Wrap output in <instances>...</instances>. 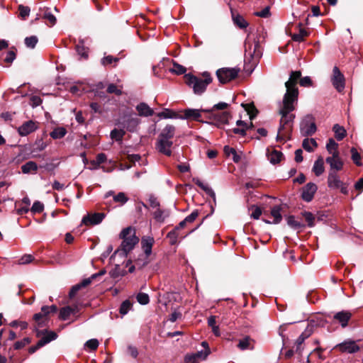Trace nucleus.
Masks as SVG:
<instances>
[{
	"label": "nucleus",
	"instance_id": "26",
	"mask_svg": "<svg viewBox=\"0 0 363 363\" xmlns=\"http://www.w3.org/2000/svg\"><path fill=\"white\" fill-rule=\"evenodd\" d=\"M324 161L322 157H319L314 162L313 171L316 176H320L324 172Z\"/></svg>",
	"mask_w": 363,
	"mask_h": 363
},
{
	"label": "nucleus",
	"instance_id": "46",
	"mask_svg": "<svg viewBox=\"0 0 363 363\" xmlns=\"http://www.w3.org/2000/svg\"><path fill=\"white\" fill-rule=\"evenodd\" d=\"M38 38L35 35L26 37L25 38V45L30 48H34L38 43Z\"/></svg>",
	"mask_w": 363,
	"mask_h": 363
},
{
	"label": "nucleus",
	"instance_id": "11",
	"mask_svg": "<svg viewBox=\"0 0 363 363\" xmlns=\"http://www.w3.org/2000/svg\"><path fill=\"white\" fill-rule=\"evenodd\" d=\"M155 242L154 238L150 236H145L141 239V246L145 255V261L143 264V266L148 263V257L152 253V248Z\"/></svg>",
	"mask_w": 363,
	"mask_h": 363
},
{
	"label": "nucleus",
	"instance_id": "47",
	"mask_svg": "<svg viewBox=\"0 0 363 363\" xmlns=\"http://www.w3.org/2000/svg\"><path fill=\"white\" fill-rule=\"evenodd\" d=\"M34 260V257L32 255H24L17 261L18 264H27L32 262Z\"/></svg>",
	"mask_w": 363,
	"mask_h": 363
},
{
	"label": "nucleus",
	"instance_id": "18",
	"mask_svg": "<svg viewBox=\"0 0 363 363\" xmlns=\"http://www.w3.org/2000/svg\"><path fill=\"white\" fill-rule=\"evenodd\" d=\"M37 128L38 126L35 122L33 121H28L18 127V133L21 136H26L28 134L34 132Z\"/></svg>",
	"mask_w": 363,
	"mask_h": 363
},
{
	"label": "nucleus",
	"instance_id": "30",
	"mask_svg": "<svg viewBox=\"0 0 363 363\" xmlns=\"http://www.w3.org/2000/svg\"><path fill=\"white\" fill-rule=\"evenodd\" d=\"M337 148L338 144L333 138H330L327 143L326 149L331 156L340 155Z\"/></svg>",
	"mask_w": 363,
	"mask_h": 363
},
{
	"label": "nucleus",
	"instance_id": "59",
	"mask_svg": "<svg viewBox=\"0 0 363 363\" xmlns=\"http://www.w3.org/2000/svg\"><path fill=\"white\" fill-rule=\"evenodd\" d=\"M107 92L109 94H115L118 96H120L122 94L121 89L113 84H110L108 86Z\"/></svg>",
	"mask_w": 363,
	"mask_h": 363
},
{
	"label": "nucleus",
	"instance_id": "56",
	"mask_svg": "<svg viewBox=\"0 0 363 363\" xmlns=\"http://www.w3.org/2000/svg\"><path fill=\"white\" fill-rule=\"evenodd\" d=\"M16 49L12 48L9 51L7 52L6 56L4 59V61L7 63H11L16 59Z\"/></svg>",
	"mask_w": 363,
	"mask_h": 363
},
{
	"label": "nucleus",
	"instance_id": "12",
	"mask_svg": "<svg viewBox=\"0 0 363 363\" xmlns=\"http://www.w3.org/2000/svg\"><path fill=\"white\" fill-rule=\"evenodd\" d=\"M332 82L333 85L337 91L340 92L344 89L345 77L337 67L333 68V77L332 78Z\"/></svg>",
	"mask_w": 363,
	"mask_h": 363
},
{
	"label": "nucleus",
	"instance_id": "25",
	"mask_svg": "<svg viewBox=\"0 0 363 363\" xmlns=\"http://www.w3.org/2000/svg\"><path fill=\"white\" fill-rule=\"evenodd\" d=\"M312 333L311 329L307 328L305 331H303L300 336L298 337L296 342V351L301 352V346L303 343L306 339H307Z\"/></svg>",
	"mask_w": 363,
	"mask_h": 363
},
{
	"label": "nucleus",
	"instance_id": "29",
	"mask_svg": "<svg viewBox=\"0 0 363 363\" xmlns=\"http://www.w3.org/2000/svg\"><path fill=\"white\" fill-rule=\"evenodd\" d=\"M233 23L240 28H246L248 26V23L246 20L240 14L232 13Z\"/></svg>",
	"mask_w": 363,
	"mask_h": 363
},
{
	"label": "nucleus",
	"instance_id": "5",
	"mask_svg": "<svg viewBox=\"0 0 363 363\" xmlns=\"http://www.w3.org/2000/svg\"><path fill=\"white\" fill-rule=\"evenodd\" d=\"M208 115L207 118L210 120L208 123L213 124L218 128H220L222 125L228 124L229 119L231 118V114L229 111H224L223 112L214 111V110H203Z\"/></svg>",
	"mask_w": 363,
	"mask_h": 363
},
{
	"label": "nucleus",
	"instance_id": "62",
	"mask_svg": "<svg viewBox=\"0 0 363 363\" xmlns=\"http://www.w3.org/2000/svg\"><path fill=\"white\" fill-rule=\"evenodd\" d=\"M33 318L38 323L39 326H42L46 320V318L43 315L42 313H35L33 316Z\"/></svg>",
	"mask_w": 363,
	"mask_h": 363
},
{
	"label": "nucleus",
	"instance_id": "22",
	"mask_svg": "<svg viewBox=\"0 0 363 363\" xmlns=\"http://www.w3.org/2000/svg\"><path fill=\"white\" fill-rule=\"evenodd\" d=\"M281 207L280 206H275L271 209V215L273 217V220H264L267 223L278 224L281 222L282 216L281 214Z\"/></svg>",
	"mask_w": 363,
	"mask_h": 363
},
{
	"label": "nucleus",
	"instance_id": "14",
	"mask_svg": "<svg viewBox=\"0 0 363 363\" xmlns=\"http://www.w3.org/2000/svg\"><path fill=\"white\" fill-rule=\"evenodd\" d=\"M104 218V214L101 213L87 214L83 217L82 224L86 226L97 225L103 220Z\"/></svg>",
	"mask_w": 363,
	"mask_h": 363
},
{
	"label": "nucleus",
	"instance_id": "24",
	"mask_svg": "<svg viewBox=\"0 0 363 363\" xmlns=\"http://www.w3.org/2000/svg\"><path fill=\"white\" fill-rule=\"evenodd\" d=\"M136 110L141 116H151L154 111L145 103H140L136 106Z\"/></svg>",
	"mask_w": 363,
	"mask_h": 363
},
{
	"label": "nucleus",
	"instance_id": "35",
	"mask_svg": "<svg viewBox=\"0 0 363 363\" xmlns=\"http://www.w3.org/2000/svg\"><path fill=\"white\" fill-rule=\"evenodd\" d=\"M303 147L308 152H313L314 147H317V143L313 138H306L303 141Z\"/></svg>",
	"mask_w": 363,
	"mask_h": 363
},
{
	"label": "nucleus",
	"instance_id": "55",
	"mask_svg": "<svg viewBox=\"0 0 363 363\" xmlns=\"http://www.w3.org/2000/svg\"><path fill=\"white\" fill-rule=\"evenodd\" d=\"M99 341L96 339H91L86 342L84 347L91 350H96L99 347Z\"/></svg>",
	"mask_w": 363,
	"mask_h": 363
},
{
	"label": "nucleus",
	"instance_id": "49",
	"mask_svg": "<svg viewBox=\"0 0 363 363\" xmlns=\"http://www.w3.org/2000/svg\"><path fill=\"white\" fill-rule=\"evenodd\" d=\"M18 11L19 16L24 20L29 16L30 9L28 6L19 5Z\"/></svg>",
	"mask_w": 363,
	"mask_h": 363
},
{
	"label": "nucleus",
	"instance_id": "37",
	"mask_svg": "<svg viewBox=\"0 0 363 363\" xmlns=\"http://www.w3.org/2000/svg\"><path fill=\"white\" fill-rule=\"evenodd\" d=\"M72 312L73 308L71 306L62 308L60 311L59 317L61 320H66L69 318Z\"/></svg>",
	"mask_w": 363,
	"mask_h": 363
},
{
	"label": "nucleus",
	"instance_id": "4",
	"mask_svg": "<svg viewBox=\"0 0 363 363\" xmlns=\"http://www.w3.org/2000/svg\"><path fill=\"white\" fill-rule=\"evenodd\" d=\"M121 236L123 238L121 250L125 254L130 252L139 242V238L135 235L134 228L131 227L123 229L121 233Z\"/></svg>",
	"mask_w": 363,
	"mask_h": 363
},
{
	"label": "nucleus",
	"instance_id": "38",
	"mask_svg": "<svg viewBox=\"0 0 363 363\" xmlns=\"http://www.w3.org/2000/svg\"><path fill=\"white\" fill-rule=\"evenodd\" d=\"M308 35V33L303 29L300 28L299 32L298 33H294L292 35L291 38L294 41L296 42H302L304 40V38Z\"/></svg>",
	"mask_w": 363,
	"mask_h": 363
},
{
	"label": "nucleus",
	"instance_id": "51",
	"mask_svg": "<svg viewBox=\"0 0 363 363\" xmlns=\"http://www.w3.org/2000/svg\"><path fill=\"white\" fill-rule=\"evenodd\" d=\"M136 299L141 305H146L150 302L149 296L145 293H139L136 296Z\"/></svg>",
	"mask_w": 363,
	"mask_h": 363
},
{
	"label": "nucleus",
	"instance_id": "20",
	"mask_svg": "<svg viewBox=\"0 0 363 363\" xmlns=\"http://www.w3.org/2000/svg\"><path fill=\"white\" fill-rule=\"evenodd\" d=\"M204 109H192V108H188L185 109L184 113V115L182 116L180 115L179 119H193L196 121H202L201 120V112H205L203 111Z\"/></svg>",
	"mask_w": 363,
	"mask_h": 363
},
{
	"label": "nucleus",
	"instance_id": "33",
	"mask_svg": "<svg viewBox=\"0 0 363 363\" xmlns=\"http://www.w3.org/2000/svg\"><path fill=\"white\" fill-rule=\"evenodd\" d=\"M333 130L334 131L335 138L337 140H342L346 135L345 129L342 126H340L338 124L334 125V126L333 128Z\"/></svg>",
	"mask_w": 363,
	"mask_h": 363
},
{
	"label": "nucleus",
	"instance_id": "19",
	"mask_svg": "<svg viewBox=\"0 0 363 363\" xmlns=\"http://www.w3.org/2000/svg\"><path fill=\"white\" fill-rule=\"evenodd\" d=\"M352 317L350 311H342L336 313L333 316V320L340 323L342 328H345Z\"/></svg>",
	"mask_w": 363,
	"mask_h": 363
},
{
	"label": "nucleus",
	"instance_id": "57",
	"mask_svg": "<svg viewBox=\"0 0 363 363\" xmlns=\"http://www.w3.org/2000/svg\"><path fill=\"white\" fill-rule=\"evenodd\" d=\"M303 216L305 218L306 221L308 223L309 227L314 226L315 217L311 212H304Z\"/></svg>",
	"mask_w": 363,
	"mask_h": 363
},
{
	"label": "nucleus",
	"instance_id": "64",
	"mask_svg": "<svg viewBox=\"0 0 363 363\" xmlns=\"http://www.w3.org/2000/svg\"><path fill=\"white\" fill-rule=\"evenodd\" d=\"M106 160V155L104 153H99L96 158L95 161H93V164L99 165Z\"/></svg>",
	"mask_w": 363,
	"mask_h": 363
},
{
	"label": "nucleus",
	"instance_id": "6",
	"mask_svg": "<svg viewBox=\"0 0 363 363\" xmlns=\"http://www.w3.org/2000/svg\"><path fill=\"white\" fill-rule=\"evenodd\" d=\"M239 68L223 67L216 71V76L221 84H226L235 79L240 72Z\"/></svg>",
	"mask_w": 363,
	"mask_h": 363
},
{
	"label": "nucleus",
	"instance_id": "54",
	"mask_svg": "<svg viewBox=\"0 0 363 363\" xmlns=\"http://www.w3.org/2000/svg\"><path fill=\"white\" fill-rule=\"evenodd\" d=\"M351 153H352V159L353 162L357 166H361L362 165V163L360 162L361 157H360V155L358 153L357 150L354 147H352L351 149Z\"/></svg>",
	"mask_w": 363,
	"mask_h": 363
},
{
	"label": "nucleus",
	"instance_id": "16",
	"mask_svg": "<svg viewBox=\"0 0 363 363\" xmlns=\"http://www.w3.org/2000/svg\"><path fill=\"white\" fill-rule=\"evenodd\" d=\"M326 162L330 165V169L329 172L340 171L343 168V161L340 157V155L328 157L325 160Z\"/></svg>",
	"mask_w": 363,
	"mask_h": 363
},
{
	"label": "nucleus",
	"instance_id": "27",
	"mask_svg": "<svg viewBox=\"0 0 363 363\" xmlns=\"http://www.w3.org/2000/svg\"><path fill=\"white\" fill-rule=\"evenodd\" d=\"M186 235H182L179 233V230L177 228H174L172 230L169 232L167 235V238L169 239V242L172 245H175L179 238H184Z\"/></svg>",
	"mask_w": 363,
	"mask_h": 363
},
{
	"label": "nucleus",
	"instance_id": "43",
	"mask_svg": "<svg viewBox=\"0 0 363 363\" xmlns=\"http://www.w3.org/2000/svg\"><path fill=\"white\" fill-rule=\"evenodd\" d=\"M186 68L176 62L173 63V67L169 69V72L176 74H182L186 72Z\"/></svg>",
	"mask_w": 363,
	"mask_h": 363
},
{
	"label": "nucleus",
	"instance_id": "44",
	"mask_svg": "<svg viewBox=\"0 0 363 363\" xmlns=\"http://www.w3.org/2000/svg\"><path fill=\"white\" fill-rule=\"evenodd\" d=\"M242 106L245 107L246 111L247 112V113L249 114L250 116V118L252 120L253 119L257 113V110L256 109V108L255 107V106L253 104H246V105H244L242 104Z\"/></svg>",
	"mask_w": 363,
	"mask_h": 363
},
{
	"label": "nucleus",
	"instance_id": "63",
	"mask_svg": "<svg viewBox=\"0 0 363 363\" xmlns=\"http://www.w3.org/2000/svg\"><path fill=\"white\" fill-rule=\"evenodd\" d=\"M228 106L229 104L225 102H219L218 104H215L211 110H214V111L225 110Z\"/></svg>",
	"mask_w": 363,
	"mask_h": 363
},
{
	"label": "nucleus",
	"instance_id": "17",
	"mask_svg": "<svg viewBox=\"0 0 363 363\" xmlns=\"http://www.w3.org/2000/svg\"><path fill=\"white\" fill-rule=\"evenodd\" d=\"M317 186L313 183H308L303 188L301 194V198L306 202L313 200L315 193L317 191Z\"/></svg>",
	"mask_w": 363,
	"mask_h": 363
},
{
	"label": "nucleus",
	"instance_id": "10",
	"mask_svg": "<svg viewBox=\"0 0 363 363\" xmlns=\"http://www.w3.org/2000/svg\"><path fill=\"white\" fill-rule=\"evenodd\" d=\"M245 53L246 55H249L250 57H255L256 59H258L260 57L262 52H261V48L259 45V43L258 42H250V40H247L245 42Z\"/></svg>",
	"mask_w": 363,
	"mask_h": 363
},
{
	"label": "nucleus",
	"instance_id": "39",
	"mask_svg": "<svg viewBox=\"0 0 363 363\" xmlns=\"http://www.w3.org/2000/svg\"><path fill=\"white\" fill-rule=\"evenodd\" d=\"M287 224L294 229H299L304 226V225L295 219L294 216H289L287 219Z\"/></svg>",
	"mask_w": 363,
	"mask_h": 363
},
{
	"label": "nucleus",
	"instance_id": "28",
	"mask_svg": "<svg viewBox=\"0 0 363 363\" xmlns=\"http://www.w3.org/2000/svg\"><path fill=\"white\" fill-rule=\"evenodd\" d=\"M57 337V334L53 331L48 332L46 331V333L45 335L38 341L39 345H42L43 347L48 343L50 342L52 340H55Z\"/></svg>",
	"mask_w": 363,
	"mask_h": 363
},
{
	"label": "nucleus",
	"instance_id": "34",
	"mask_svg": "<svg viewBox=\"0 0 363 363\" xmlns=\"http://www.w3.org/2000/svg\"><path fill=\"white\" fill-rule=\"evenodd\" d=\"M161 118H179L180 115L169 108H165L163 111L157 114Z\"/></svg>",
	"mask_w": 363,
	"mask_h": 363
},
{
	"label": "nucleus",
	"instance_id": "52",
	"mask_svg": "<svg viewBox=\"0 0 363 363\" xmlns=\"http://www.w3.org/2000/svg\"><path fill=\"white\" fill-rule=\"evenodd\" d=\"M76 50L81 57L86 58L88 57V49L83 44H78L76 46Z\"/></svg>",
	"mask_w": 363,
	"mask_h": 363
},
{
	"label": "nucleus",
	"instance_id": "1",
	"mask_svg": "<svg viewBox=\"0 0 363 363\" xmlns=\"http://www.w3.org/2000/svg\"><path fill=\"white\" fill-rule=\"evenodd\" d=\"M301 76L300 71H292L289 80L285 83L286 91L279 108V114L281 117L277 135V141H286L290 138L295 118V115L291 112L295 110V105L298 101V89L296 84L298 81H300Z\"/></svg>",
	"mask_w": 363,
	"mask_h": 363
},
{
	"label": "nucleus",
	"instance_id": "50",
	"mask_svg": "<svg viewBox=\"0 0 363 363\" xmlns=\"http://www.w3.org/2000/svg\"><path fill=\"white\" fill-rule=\"evenodd\" d=\"M44 210V205L40 201H36L33 203L31 207V212L33 213H40Z\"/></svg>",
	"mask_w": 363,
	"mask_h": 363
},
{
	"label": "nucleus",
	"instance_id": "53",
	"mask_svg": "<svg viewBox=\"0 0 363 363\" xmlns=\"http://www.w3.org/2000/svg\"><path fill=\"white\" fill-rule=\"evenodd\" d=\"M30 342V339L29 337H25L22 340L16 342L13 345V347L15 350H19L24 347L26 345H28Z\"/></svg>",
	"mask_w": 363,
	"mask_h": 363
},
{
	"label": "nucleus",
	"instance_id": "23",
	"mask_svg": "<svg viewBox=\"0 0 363 363\" xmlns=\"http://www.w3.org/2000/svg\"><path fill=\"white\" fill-rule=\"evenodd\" d=\"M193 182L195 184L199 186L203 189L208 196H210L214 201L216 200V194L214 191L208 186V184L203 183L199 178H193Z\"/></svg>",
	"mask_w": 363,
	"mask_h": 363
},
{
	"label": "nucleus",
	"instance_id": "9",
	"mask_svg": "<svg viewBox=\"0 0 363 363\" xmlns=\"http://www.w3.org/2000/svg\"><path fill=\"white\" fill-rule=\"evenodd\" d=\"M140 121L135 115H128L123 117L121 123L123 128L129 132H135L137 130Z\"/></svg>",
	"mask_w": 363,
	"mask_h": 363
},
{
	"label": "nucleus",
	"instance_id": "8",
	"mask_svg": "<svg viewBox=\"0 0 363 363\" xmlns=\"http://www.w3.org/2000/svg\"><path fill=\"white\" fill-rule=\"evenodd\" d=\"M315 119L311 115L306 116L301 122L300 130L303 136L312 135L316 131Z\"/></svg>",
	"mask_w": 363,
	"mask_h": 363
},
{
	"label": "nucleus",
	"instance_id": "2",
	"mask_svg": "<svg viewBox=\"0 0 363 363\" xmlns=\"http://www.w3.org/2000/svg\"><path fill=\"white\" fill-rule=\"evenodd\" d=\"M175 132L176 128L172 125H167L162 129L156 143V148L160 152L167 156L172 155L171 147L173 143L171 139L174 138Z\"/></svg>",
	"mask_w": 363,
	"mask_h": 363
},
{
	"label": "nucleus",
	"instance_id": "21",
	"mask_svg": "<svg viewBox=\"0 0 363 363\" xmlns=\"http://www.w3.org/2000/svg\"><path fill=\"white\" fill-rule=\"evenodd\" d=\"M267 155L269 161L274 164L281 162L283 157V154L281 152L276 150H270L269 148L267 149Z\"/></svg>",
	"mask_w": 363,
	"mask_h": 363
},
{
	"label": "nucleus",
	"instance_id": "42",
	"mask_svg": "<svg viewBox=\"0 0 363 363\" xmlns=\"http://www.w3.org/2000/svg\"><path fill=\"white\" fill-rule=\"evenodd\" d=\"M132 304L129 300L124 301L119 308L120 313L123 315L127 314L128 311L131 309Z\"/></svg>",
	"mask_w": 363,
	"mask_h": 363
},
{
	"label": "nucleus",
	"instance_id": "41",
	"mask_svg": "<svg viewBox=\"0 0 363 363\" xmlns=\"http://www.w3.org/2000/svg\"><path fill=\"white\" fill-rule=\"evenodd\" d=\"M238 347L241 350L251 349V339L249 337H245L239 341Z\"/></svg>",
	"mask_w": 363,
	"mask_h": 363
},
{
	"label": "nucleus",
	"instance_id": "32",
	"mask_svg": "<svg viewBox=\"0 0 363 363\" xmlns=\"http://www.w3.org/2000/svg\"><path fill=\"white\" fill-rule=\"evenodd\" d=\"M153 216L157 222L162 223L169 216V212L159 208L154 212Z\"/></svg>",
	"mask_w": 363,
	"mask_h": 363
},
{
	"label": "nucleus",
	"instance_id": "58",
	"mask_svg": "<svg viewBox=\"0 0 363 363\" xmlns=\"http://www.w3.org/2000/svg\"><path fill=\"white\" fill-rule=\"evenodd\" d=\"M118 61V58L117 57H113V56L111 55H108V56H105L104 57H103L101 59V64L104 65V66H107L108 65H111L112 64L113 62H116Z\"/></svg>",
	"mask_w": 363,
	"mask_h": 363
},
{
	"label": "nucleus",
	"instance_id": "45",
	"mask_svg": "<svg viewBox=\"0 0 363 363\" xmlns=\"http://www.w3.org/2000/svg\"><path fill=\"white\" fill-rule=\"evenodd\" d=\"M113 201L116 203H119L121 205H123L128 201V198L125 193L120 192L117 195L113 196Z\"/></svg>",
	"mask_w": 363,
	"mask_h": 363
},
{
	"label": "nucleus",
	"instance_id": "48",
	"mask_svg": "<svg viewBox=\"0 0 363 363\" xmlns=\"http://www.w3.org/2000/svg\"><path fill=\"white\" fill-rule=\"evenodd\" d=\"M43 18H45L50 23V26H54L57 22L56 17L52 13H51V12L49 11L48 9H46V11H45Z\"/></svg>",
	"mask_w": 363,
	"mask_h": 363
},
{
	"label": "nucleus",
	"instance_id": "36",
	"mask_svg": "<svg viewBox=\"0 0 363 363\" xmlns=\"http://www.w3.org/2000/svg\"><path fill=\"white\" fill-rule=\"evenodd\" d=\"M66 134L67 130L65 128L57 127L50 133V135L53 139H60L62 138Z\"/></svg>",
	"mask_w": 363,
	"mask_h": 363
},
{
	"label": "nucleus",
	"instance_id": "40",
	"mask_svg": "<svg viewBox=\"0 0 363 363\" xmlns=\"http://www.w3.org/2000/svg\"><path fill=\"white\" fill-rule=\"evenodd\" d=\"M125 130L123 129H116L114 128L111 132V138L112 139H115L116 141H121L123 140V136L125 135Z\"/></svg>",
	"mask_w": 363,
	"mask_h": 363
},
{
	"label": "nucleus",
	"instance_id": "31",
	"mask_svg": "<svg viewBox=\"0 0 363 363\" xmlns=\"http://www.w3.org/2000/svg\"><path fill=\"white\" fill-rule=\"evenodd\" d=\"M38 169V164L33 161H29L21 166V171L23 174L35 172Z\"/></svg>",
	"mask_w": 363,
	"mask_h": 363
},
{
	"label": "nucleus",
	"instance_id": "13",
	"mask_svg": "<svg viewBox=\"0 0 363 363\" xmlns=\"http://www.w3.org/2000/svg\"><path fill=\"white\" fill-rule=\"evenodd\" d=\"M210 351L207 350L196 352L195 353L187 354L184 357L185 363H196L201 360L206 359Z\"/></svg>",
	"mask_w": 363,
	"mask_h": 363
},
{
	"label": "nucleus",
	"instance_id": "3",
	"mask_svg": "<svg viewBox=\"0 0 363 363\" xmlns=\"http://www.w3.org/2000/svg\"><path fill=\"white\" fill-rule=\"evenodd\" d=\"M202 76L203 78L197 77L191 74L184 75L186 84L193 89L196 94L203 93L207 86L212 82V78L208 72H203Z\"/></svg>",
	"mask_w": 363,
	"mask_h": 363
},
{
	"label": "nucleus",
	"instance_id": "61",
	"mask_svg": "<svg viewBox=\"0 0 363 363\" xmlns=\"http://www.w3.org/2000/svg\"><path fill=\"white\" fill-rule=\"evenodd\" d=\"M96 278V274H92L90 277L83 279L80 283L78 284L82 288L86 287L88 285H89L91 281Z\"/></svg>",
	"mask_w": 363,
	"mask_h": 363
},
{
	"label": "nucleus",
	"instance_id": "7",
	"mask_svg": "<svg viewBox=\"0 0 363 363\" xmlns=\"http://www.w3.org/2000/svg\"><path fill=\"white\" fill-rule=\"evenodd\" d=\"M328 186L333 189H340L344 194H348L347 186L342 182L336 172H329L328 177Z\"/></svg>",
	"mask_w": 363,
	"mask_h": 363
},
{
	"label": "nucleus",
	"instance_id": "15",
	"mask_svg": "<svg viewBox=\"0 0 363 363\" xmlns=\"http://www.w3.org/2000/svg\"><path fill=\"white\" fill-rule=\"evenodd\" d=\"M342 352L355 353L359 350V347L353 340H347L335 346Z\"/></svg>",
	"mask_w": 363,
	"mask_h": 363
},
{
	"label": "nucleus",
	"instance_id": "60",
	"mask_svg": "<svg viewBox=\"0 0 363 363\" xmlns=\"http://www.w3.org/2000/svg\"><path fill=\"white\" fill-rule=\"evenodd\" d=\"M255 15L256 16H259V17H261V18H267V17H269L270 16L269 7V6H266L262 11L255 12Z\"/></svg>",
	"mask_w": 363,
	"mask_h": 363
}]
</instances>
